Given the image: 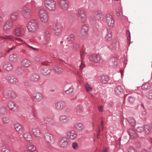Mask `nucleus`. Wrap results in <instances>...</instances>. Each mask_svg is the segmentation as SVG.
<instances>
[{
    "mask_svg": "<svg viewBox=\"0 0 152 152\" xmlns=\"http://www.w3.org/2000/svg\"><path fill=\"white\" fill-rule=\"evenodd\" d=\"M38 16L40 21L44 23H47L49 20L48 14L45 9L42 8L39 10Z\"/></svg>",
    "mask_w": 152,
    "mask_h": 152,
    "instance_id": "1",
    "label": "nucleus"
},
{
    "mask_svg": "<svg viewBox=\"0 0 152 152\" xmlns=\"http://www.w3.org/2000/svg\"><path fill=\"white\" fill-rule=\"evenodd\" d=\"M43 4L45 7L50 11H54L56 10V3L54 0H44Z\"/></svg>",
    "mask_w": 152,
    "mask_h": 152,
    "instance_id": "2",
    "label": "nucleus"
},
{
    "mask_svg": "<svg viewBox=\"0 0 152 152\" xmlns=\"http://www.w3.org/2000/svg\"><path fill=\"white\" fill-rule=\"evenodd\" d=\"M26 28L30 32L35 33L38 29L37 23L35 20H31L27 23Z\"/></svg>",
    "mask_w": 152,
    "mask_h": 152,
    "instance_id": "3",
    "label": "nucleus"
},
{
    "mask_svg": "<svg viewBox=\"0 0 152 152\" xmlns=\"http://www.w3.org/2000/svg\"><path fill=\"white\" fill-rule=\"evenodd\" d=\"M77 17L79 21L81 23H85L87 20V13L83 9H79L77 13Z\"/></svg>",
    "mask_w": 152,
    "mask_h": 152,
    "instance_id": "4",
    "label": "nucleus"
},
{
    "mask_svg": "<svg viewBox=\"0 0 152 152\" xmlns=\"http://www.w3.org/2000/svg\"><path fill=\"white\" fill-rule=\"evenodd\" d=\"M21 12L23 17L26 19L29 18L32 14L31 9L26 6H24L22 8Z\"/></svg>",
    "mask_w": 152,
    "mask_h": 152,
    "instance_id": "5",
    "label": "nucleus"
},
{
    "mask_svg": "<svg viewBox=\"0 0 152 152\" xmlns=\"http://www.w3.org/2000/svg\"><path fill=\"white\" fill-rule=\"evenodd\" d=\"M62 27L59 23L54 24L53 26V33L56 36H59L62 33Z\"/></svg>",
    "mask_w": 152,
    "mask_h": 152,
    "instance_id": "6",
    "label": "nucleus"
},
{
    "mask_svg": "<svg viewBox=\"0 0 152 152\" xmlns=\"http://www.w3.org/2000/svg\"><path fill=\"white\" fill-rule=\"evenodd\" d=\"M106 22L108 25L111 27L115 26V21L113 16L110 14H107L105 16Z\"/></svg>",
    "mask_w": 152,
    "mask_h": 152,
    "instance_id": "7",
    "label": "nucleus"
},
{
    "mask_svg": "<svg viewBox=\"0 0 152 152\" xmlns=\"http://www.w3.org/2000/svg\"><path fill=\"white\" fill-rule=\"evenodd\" d=\"M59 145L63 148L68 147L69 145V142L65 137L60 138L58 140Z\"/></svg>",
    "mask_w": 152,
    "mask_h": 152,
    "instance_id": "8",
    "label": "nucleus"
},
{
    "mask_svg": "<svg viewBox=\"0 0 152 152\" xmlns=\"http://www.w3.org/2000/svg\"><path fill=\"white\" fill-rule=\"evenodd\" d=\"M44 138L45 142L48 144L54 143V139L53 135L50 133H46L44 134Z\"/></svg>",
    "mask_w": 152,
    "mask_h": 152,
    "instance_id": "9",
    "label": "nucleus"
},
{
    "mask_svg": "<svg viewBox=\"0 0 152 152\" xmlns=\"http://www.w3.org/2000/svg\"><path fill=\"white\" fill-rule=\"evenodd\" d=\"M89 60L95 63H99L102 60V58L99 54L91 55L89 57Z\"/></svg>",
    "mask_w": 152,
    "mask_h": 152,
    "instance_id": "10",
    "label": "nucleus"
},
{
    "mask_svg": "<svg viewBox=\"0 0 152 152\" xmlns=\"http://www.w3.org/2000/svg\"><path fill=\"white\" fill-rule=\"evenodd\" d=\"M24 33V29L21 27H18L16 28L13 31L14 35L18 37H21Z\"/></svg>",
    "mask_w": 152,
    "mask_h": 152,
    "instance_id": "11",
    "label": "nucleus"
},
{
    "mask_svg": "<svg viewBox=\"0 0 152 152\" xmlns=\"http://www.w3.org/2000/svg\"><path fill=\"white\" fill-rule=\"evenodd\" d=\"M0 38H2L5 39H7L11 41H14V40H15L19 42H21L23 41V40L20 38L11 35L5 36L4 37L0 36Z\"/></svg>",
    "mask_w": 152,
    "mask_h": 152,
    "instance_id": "12",
    "label": "nucleus"
},
{
    "mask_svg": "<svg viewBox=\"0 0 152 152\" xmlns=\"http://www.w3.org/2000/svg\"><path fill=\"white\" fill-rule=\"evenodd\" d=\"M7 105L9 109L13 111H17L18 109V106L14 102L10 101L7 103Z\"/></svg>",
    "mask_w": 152,
    "mask_h": 152,
    "instance_id": "13",
    "label": "nucleus"
},
{
    "mask_svg": "<svg viewBox=\"0 0 152 152\" xmlns=\"http://www.w3.org/2000/svg\"><path fill=\"white\" fill-rule=\"evenodd\" d=\"M51 70L48 67H44L40 70L41 74L44 76H48L50 74Z\"/></svg>",
    "mask_w": 152,
    "mask_h": 152,
    "instance_id": "14",
    "label": "nucleus"
},
{
    "mask_svg": "<svg viewBox=\"0 0 152 152\" xmlns=\"http://www.w3.org/2000/svg\"><path fill=\"white\" fill-rule=\"evenodd\" d=\"M66 106L65 102L59 101L56 102L55 104V108L58 110H61L63 109Z\"/></svg>",
    "mask_w": 152,
    "mask_h": 152,
    "instance_id": "15",
    "label": "nucleus"
},
{
    "mask_svg": "<svg viewBox=\"0 0 152 152\" xmlns=\"http://www.w3.org/2000/svg\"><path fill=\"white\" fill-rule=\"evenodd\" d=\"M61 8L63 10H66L69 7V2L67 0H61L60 1Z\"/></svg>",
    "mask_w": 152,
    "mask_h": 152,
    "instance_id": "16",
    "label": "nucleus"
},
{
    "mask_svg": "<svg viewBox=\"0 0 152 152\" xmlns=\"http://www.w3.org/2000/svg\"><path fill=\"white\" fill-rule=\"evenodd\" d=\"M32 131L35 137L39 138H41V132L39 128L34 127L32 129Z\"/></svg>",
    "mask_w": 152,
    "mask_h": 152,
    "instance_id": "17",
    "label": "nucleus"
},
{
    "mask_svg": "<svg viewBox=\"0 0 152 152\" xmlns=\"http://www.w3.org/2000/svg\"><path fill=\"white\" fill-rule=\"evenodd\" d=\"M32 64V61L27 58L23 59L21 62V65L26 67H29Z\"/></svg>",
    "mask_w": 152,
    "mask_h": 152,
    "instance_id": "18",
    "label": "nucleus"
},
{
    "mask_svg": "<svg viewBox=\"0 0 152 152\" xmlns=\"http://www.w3.org/2000/svg\"><path fill=\"white\" fill-rule=\"evenodd\" d=\"M14 127L15 130L19 133H22L24 130L23 128L20 124L17 123L14 125Z\"/></svg>",
    "mask_w": 152,
    "mask_h": 152,
    "instance_id": "19",
    "label": "nucleus"
},
{
    "mask_svg": "<svg viewBox=\"0 0 152 152\" xmlns=\"http://www.w3.org/2000/svg\"><path fill=\"white\" fill-rule=\"evenodd\" d=\"M67 136L69 139L74 140L77 137V134L74 131L71 130L67 132Z\"/></svg>",
    "mask_w": 152,
    "mask_h": 152,
    "instance_id": "20",
    "label": "nucleus"
},
{
    "mask_svg": "<svg viewBox=\"0 0 152 152\" xmlns=\"http://www.w3.org/2000/svg\"><path fill=\"white\" fill-rule=\"evenodd\" d=\"M94 13L95 17L97 20L102 21L104 19V16L101 11L99 10H96L94 11Z\"/></svg>",
    "mask_w": 152,
    "mask_h": 152,
    "instance_id": "21",
    "label": "nucleus"
},
{
    "mask_svg": "<svg viewBox=\"0 0 152 152\" xmlns=\"http://www.w3.org/2000/svg\"><path fill=\"white\" fill-rule=\"evenodd\" d=\"M13 26V22L10 21H7L5 22L3 28L4 31H9L12 28Z\"/></svg>",
    "mask_w": 152,
    "mask_h": 152,
    "instance_id": "22",
    "label": "nucleus"
},
{
    "mask_svg": "<svg viewBox=\"0 0 152 152\" xmlns=\"http://www.w3.org/2000/svg\"><path fill=\"white\" fill-rule=\"evenodd\" d=\"M33 97L34 101L37 102H40L43 99L42 95L39 92H37L34 94Z\"/></svg>",
    "mask_w": 152,
    "mask_h": 152,
    "instance_id": "23",
    "label": "nucleus"
},
{
    "mask_svg": "<svg viewBox=\"0 0 152 152\" xmlns=\"http://www.w3.org/2000/svg\"><path fill=\"white\" fill-rule=\"evenodd\" d=\"M39 75L37 73H33L31 74L29 76V79L33 82L38 81L39 78Z\"/></svg>",
    "mask_w": 152,
    "mask_h": 152,
    "instance_id": "24",
    "label": "nucleus"
},
{
    "mask_svg": "<svg viewBox=\"0 0 152 152\" xmlns=\"http://www.w3.org/2000/svg\"><path fill=\"white\" fill-rule=\"evenodd\" d=\"M88 28L87 25H83L80 30V33L83 36H86L88 34Z\"/></svg>",
    "mask_w": 152,
    "mask_h": 152,
    "instance_id": "25",
    "label": "nucleus"
},
{
    "mask_svg": "<svg viewBox=\"0 0 152 152\" xmlns=\"http://www.w3.org/2000/svg\"><path fill=\"white\" fill-rule=\"evenodd\" d=\"M44 121L45 124L50 127H53L55 125L54 122L50 118L48 117L45 118Z\"/></svg>",
    "mask_w": 152,
    "mask_h": 152,
    "instance_id": "26",
    "label": "nucleus"
},
{
    "mask_svg": "<svg viewBox=\"0 0 152 152\" xmlns=\"http://www.w3.org/2000/svg\"><path fill=\"white\" fill-rule=\"evenodd\" d=\"M23 137L24 140L27 142H30L32 140V136L28 132H24L23 134Z\"/></svg>",
    "mask_w": 152,
    "mask_h": 152,
    "instance_id": "27",
    "label": "nucleus"
},
{
    "mask_svg": "<svg viewBox=\"0 0 152 152\" xmlns=\"http://www.w3.org/2000/svg\"><path fill=\"white\" fill-rule=\"evenodd\" d=\"M59 121L61 124H65L68 122V119L66 115H62L60 116Z\"/></svg>",
    "mask_w": 152,
    "mask_h": 152,
    "instance_id": "28",
    "label": "nucleus"
},
{
    "mask_svg": "<svg viewBox=\"0 0 152 152\" xmlns=\"http://www.w3.org/2000/svg\"><path fill=\"white\" fill-rule=\"evenodd\" d=\"M115 91L117 95L119 96L123 93L124 90L121 86H118L115 88Z\"/></svg>",
    "mask_w": 152,
    "mask_h": 152,
    "instance_id": "29",
    "label": "nucleus"
},
{
    "mask_svg": "<svg viewBox=\"0 0 152 152\" xmlns=\"http://www.w3.org/2000/svg\"><path fill=\"white\" fill-rule=\"evenodd\" d=\"M3 68L6 70L10 71L12 69L13 66L11 63L9 62H6L3 64Z\"/></svg>",
    "mask_w": 152,
    "mask_h": 152,
    "instance_id": "30",
    "label": "nucleus"
},
{
    "mask_svg": "<svg viewBox=\"0 0 152 152\" xmlns=\"http://www.w3.org/2000/svg\"><path fill=\"white\" fill-rule=\"evenodd\" d=\"M9 59L10 61L13 62L17 61L18 59V57L16 54H11L9 56Z\"/></svg>",
    "mask_w": 152,
    "mask_h": 152,
    "instance_id": "31",
    "label": "nucleus"
},
{
    "mask_svg": "<svg viewBox=\"0 0 152 152\" xmlns=\"http://www.w3.org/2000/svg\"><path fill=\"white\" fill-rule=\"evenodd\" d=\"M110 65L113 67H116L117 65V63L116 61V59L114 57L110 58L109 61Z\"/></svg>",
    "mask_w": 152,
    "mask_h": 152,
    "instance_id": "32",
    "label": "nucleus"
},
{
    "mask_svg": "<svg viewBox=\"0 0 152 152\" xmlns=\"http://www.w3.org/2000/svg\"><path fill=\"white\" fill-rule=\"evenodd\" d=\"M8 80L11 84L16 83L18 81L17 78L14 76H9Z\"/></svg>",
    "mask_w": 152,
    "mask_h": 152,
    "instance_id": "33",
    "label": "nucleus"
},
{
    "mask_svg": "<svg viewBox=\"0 0 152 152\" xmlns=\"http://www.w3.org/2000/svg\"><path fill=\"white\" fill-rule=\"evenodd\" d=\"M27 148L30 152H37L35 146L32 145L28 144L27 146Z\"/></svg>",
    "mask_w": 152,
    "mask_h": 152,
    "instance_id": "34",
    "label": "nucleus"
},
{
    "mask_svg": "<svg viewBox=\"0 0 152 152\" xmlns=\"http://www.w3.org/2000/svg\"><path fill=\"white\" fill-rule=\"evenodd\" d=\"M144 131L146 134H149L151 133L152 130L150 127L148 125H145L144 126Z\"/></svg>",
    "mask_w": 152,
    "mask_h": 152,
    "instance_id": "35",
    "label": "nucleus"
},
{
    "mask_svg": "<svg viewBox=\"0 0 152 152\" xmlns=\"http://www.w3.org/2000/svg\"><path fill=\"white\" fill-rule=\"evenodd\" d=\"M109 80V78L107 76H102L101 77L100 79L101 82L103 84L107 83Z\"/></svg>",
    "mask_w": 152,
    "mask_h": 152,
    "instance_id": "36",
    "label": "nucleus"
},
{
    "mask_svg": "<svg viewBox=\"0 0 152 152\" xmlns=\"http://www.w3.org/2000/svg\"><path fill=\"white\" fill-rule=\"evenodd\" d=\"M7 96L11 99H14L16 97L15 93L12 91H8Z\"/></svg>",
    "mask_w": 152,
    "mask_h": 152,
    "instance_id": "37",
    "label": "nucleus"
},
{
    "mask_svg": "<svg viewBox=\"0 0 152 152\" xmlns=\"http://www.w3.org/2000/svg\"><path fill=\"white\" fill-rule=\"evenodd\" d=\"M112 38V32L111 31H108L105 37V40L107 41L111 40Z\"/></svg>",
    "mask_w": 152,
    "mask_h": 152,
    "instance_id": "38",
    "label": "nucleus"
},
{
    "mask_svg": "<svg viewBox=\"0 0 152 152\" xmlns=\"http://www.w3.org/2000/svg\"><path fill=\"white\" fill-rule=\"evenodd\" d=\"M53 69L57 73L60 74L63 71V69L59 66L55 65L53 67Z\"/></svg>",
    "mask_w": 152,
    "mask_h": 152,
    "instance_id": "39",
    "label": "nucleus"
},
{
    "mask_svg": "<svg viewBox=\"0 0 152 152\" xmlns=\"http://www.w3.org/2000/svg\"><path fill=\"white\" fill-rule=\"evenodd\" d=\"M1 120L2 123L4 124H7L10 122V119L7 117H3Z\"/></svg>",
    "mask_w": 152,
    "mask_h": 152,
    "instance_id": "40",
    "label": "nucleus"
},
{
    "mask_svg": "<svg viewBox=\"0 0 152 152\" xmlns=\"http://www.w3.org/2000/svg\"><path fill=\"white\" fill-rule=\"evenodd\" d=\"M16 72L18 75H23V74L24 70L21 67H19L16 70Z\"/></svg>",
    "mask_w": 152,
    "mask_h": 152,
    "instance_id": "41",
    "label": "nucleus"
},
{
    "mask_svg": "<svg viewBox=\"0 0 152 152\" xmlns=\"http://www.w3.org/2000/svg\"><path fill=\"white\" fill-rule=\"evenodd\" d=\"M128 133L132 138H134L137 137L136 133L132 129H130L129 130Z\"/></svg>",
    "mask_w": 152,
    "mask_h": 152,
    "instance_id": "42",
    "label": "nucleus"
},
{
    "mask_svg": "<svg viewBox=\"0 0 152 152\" xmlns=\"http://www.w3.org/2000/svg\"><path fill=\"white\" fill-rule=\"evenodd\" d=\"M75 20V17L72 15H69L67 18V21L68 23H72Z\"/></svg>",
    "mask_w": 152,
    "mask_h": 152,
    "instance_id": "43",
    "label": "nucleus"
},
{
    "mask_svg": "<svg viewBox=\"0 0 152 152\" xmlns=\"http://www.w3.org/2000/svg\"><path fill=\"white\" fill-rule=\"evenodd\" d=\"M34 60L36 62H39L42 60V58L41 56L37 55L34 57Z\"/></svg>",
    "mask_w": 152,
    "mask_h": 152,
    "instance_id": "44",
    "label": "nucleus"
},
{
    "mask_svg": "<svg viewBox=\"0 0 152 152\" xmlns=\"http://www.w3.org/2000/svg\"><path fill=\"white\" fill-rule=\"evenodd\" d=\"M18 17V14L16 12L12 13L10 16V18L12 21H15Z\"/></svg>",
    "mask_w": 152,
    "mask_h": 152,
    "instance_id": "45",
    "label": "nucleus"
},
{
    "mask_svg": "<svg viewBox=\"0 0 152 152\" xmlns=\"http://www.w3.org/2000/svg\"><path fill=\"white\" fill-rule=\"evenodd\" d=\"M150 84L148 83H146L142 85V88L143 90L148 89L150 88Z\"/></svg>",
    "mask_w": 152,
    "mask_h": 152,
    "instance_id": "46",
    "label": "nucleus"
},
{
    "mask_svg": "<svg viewBox=\"0 0 152 152\" xmlns=\"http://www.w3.org/2000/svg\"><path fill=\"white\" fill-rule=\"evenodd\" d=\"M146 97L149 99L152 100V91H149L146 94Z\"/></svg>",
    "mask_w": 152,
    "mask_h": 152,
    "instance_id": "47",
    "label": "nucleus"
},
{
    "mask_svg": "<svg viewBox=\"0 0 152 152\" xmlns=\"http://www.w3.org/2000/svg\"><path fill=\"white\" fill-rule=\"evenodd\" d=\"M85 87L86 91L88 92L91 91L92 89V87L88 83L85 84Z\"/></svg>",
    "mask_w": 152,
    "mask_h": 152,
    "instance_id": "48",
    "label": "nucleus"
},
{
    "mask_svg": "<svg viewBox=\"0 0 152 152\" xmlns=\"http://www.w3.org/2000/svg\"><path fill=\"white\" fill-rule=\"evenodd\" d=\"M76 127L77 129L80 130H82L83 129V126L82 123H79L76 124Z\"/></svg>",
    "mask_w": 152,
    "mask_h": 152,
    "instance_id": "49",
    "label": "nucleus"
},
{
    "mask_svg": "<svg viewBox=\"0 0 152 152\" xmlns=\"http://www.w3.org/2000/svg\"><path fill=\"white\" fill-rule=\"evenodd\" d=\"M144 126H138L136 128L137 131L139 133H141L144 131Z\"/></svg>",
    "mask_w": 152,
    "mask_h": 152,
    "instance_id": "50",
    "label": "nucleus"
},
{
    "mask_svg": "<svg viewBox=\"0 0 152 152\" xmlns=\"http://www.w3.org/2000/svg\"><path fill=\"white\" fill-rule=\"evenodd\" d=\"M6 113L5 108L4 107L0 108V113L2 115L5 114Z\"/></svg>",
    "mask_w": 152,
    "mask_h": 152,
    "instance_id": "51",
    "label": "nucleus"
},
{
    "mask_svg": "<svg viewBox=\"0 0 152 152\" xmlns=\"http://www.w3.org/2000/svg\"><path fill=\"white\" fill-rule=\"evenodd\" d=\"M72 147L74 149L77 150L79 148V145L76 142H73L72 144Z\"/></svg>",
    "mask_w": 152,
    "mask_h": 152,
    "instance_id": "52",
    "label": "nucleus"
},
{
    "mask_svg": "<svg viewBox=\"0 0 152 152\" xmlns=\"http://www.w3.org/2000/svg\"><path fill=\"white\" fill-rule=\"evenodd\" d=\"M73 91V87H71L68 89L66 91V93L68 94H71Z\"/></svg>",
    "mask_w": 152,
    "mask_h": 152,
    "instance_id": "53",
    "label": "nucleus"
},
{
    "mask_svg": "<svg viewBox=\"0 0 152 152\" xmlns=\"http://www.w3.org/2000/svg\"><path fill=\"white\" fill-rule=\"evenodd\" d=\"M129 123L132 126H134L135 125L136 121L134 118H132L130 119Z\"/></svg>",
    "mask_w": 152,
    "mask_h": 152,
    "instance_id": "54",
    "label": "nucleus"
},
{
    "mask_svg": "<svg viewBox=\"0 0 152 152\" xmlns=\"http://www.w3.org/2000/svg\"><path fill=\"white\" fill-rule=\"evenodd\" d=\"M2 152H10V150L7 148L3 147L1 149Z\"/></svg>",
    "mask_w": 152,
    "mask_h": 152,
    "instance_id": "55",
    "label": "nucleus"
},
{
    "mask_svg": "<svg viewBox=\"0 0 152 152\" xmlns=\"http://www.w3.org/2000/svg\"><path fill=\"white\" fill-rule=\"evenodd\" d=\"M75 38V36L73 34H72L70 35V36L68 38V40L69 41L70 40L73 41L74 40Z\"/></svg>",
    "mask_w": 152,
    "mask_h": 152,
    "instance_id": "56",
    "label": "nucleus"
},
{
    "mask_svg": "<svg viewBox=\"0 0 152 152\" xmlns=\"http://www.w3.org/2000/svg\"><path fill=\"white\" fill-rule=\"evenodd\" d=\"M135 98L133 96H130L128 98V101L130 103L133 102L135 100Z\"/></svg>",
    "mask_w": 152,
    "mask_h": 152,
    "instance_id": "57",
    "label": "nucleus"
},
{
    "mask_svg": "<svg viewBox=\"0 0 152 152\" xmlns=\"http://www.w3.org/2000/svg\"><path fill=\"white\" fill-rule=\"evenodd\" d=\"M128 152H137L132 147H129L128 149Z\"/></svg>",
    "mask_w": 152,
    "mask_h": 152,
    "instance_id": "58",
    "label": "nucleus"
},
{
    "mask_svg": "<svg viewBox=\"0 0 152 152\" xmlns=\"http://www.w3.org/2000/svg\"><path fill=\"white\" fill-rule=\"evenodd\" d=\"M82 108V107L80 105H78L77 107V110H76L77 112L80 113L81 111Z\"/></svg>",
    "mask_w": 152,
    "mask_h": 152,
    "instance_id": "59",
    "label": "nucleus"
},
{
    "mask_svg": "<svg viewBox=\"0 0 152 152\" xmlns=\"http://www.w3.org/2000/svg\"><path fill=\"white\" fill-rule=\"evenodd\" d=\"M100 132H101V129L100 128L99 126L98 127V131H97V133L96 134L97 137V138H100V137L99 136V133Z\"/></svg>",
    "mask_w": 152,
    "mask_h": 152,
    "instance_id": "60",
    "label": "nucleus"
},
{
    "mask_svg": "<svg viewBox=\"0 0 152 152\" xmlns=\"http://www.w3.org/2000/svg\"><path fill=\"white\" fill-rule=\"evenodd\" d=\"M126 34L127 35L128 40L129 41L130 40V34L129 31H126Z\"/></svg>",
    "mask_w": 152,
    "mask_h": 152,
    "instance_id": "61",
    "label": "nucleus"
},
{
    "mask_svg": "<svg viewBox=\"0 0 152 152\" xmlns=\"http://www.w3.org/2000/svg\"><path fill=\"white\" fill-rule=\"evenodd\" d=\"M98 109L99 112H102L103 110V107L102 105L99 106L98 107Z\"/></svg>",
    "mask_w": 152,
    "mask_h": 152,
    "instance_id": "62",
    "label": "nucleus"
},
{
    "mask_svg": "<svg viewBox=\"0 0 152 152\" xmlns=\"http://www.w3.org/2000/svg\"><path fill=\"white\" fill-rule=\"evenodd\" d=\"M73 48L76 50H77L79 48V45L77 44H75L73 46Z\"/></svg>",
    "mask_w": 152,
    "mask_h": 152,
    "instance_id": "63",
    "label": "nucleus"
},
{
    "mask_svg": "<svg viewBox=\"0 0 152 152\" xmlns=\"http://www.w3.org/2000/svg\"><path fill=\"white\" fill-rule=\"evenodd\" d=\"M136 147L138 148H141L142 147V145L139 142H137L136 143Z\"/></svg>",
    "mask_w": 152,
    "mask_h": 152,
    "instance_id": "64",
    "label": "nucleus"
}]
</instances>
